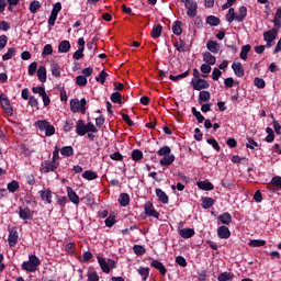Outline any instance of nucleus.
<instances>
[{"instance_id": "1", "label": "nucleus", "mask_w": 281, "mask_h": 281, "mask_svg": "<svg viewBox=\"0 0 281 281\" xmlns=\"http://www.w3.org/2000/svg\"><path fill=\"white\" fill-rule=\"evenodd\" d=\"M171 153L172 149L169 146H164L158 150V156L162 157L159 161L160 166L168 168L175 164V155Z\"/></svg>"}, {"instance_id": "2", "label": "nucleus", "mask_w": 281, "mask_h": 281, "mask_svg": "<svg viewBox=\"0 0 281 281\" xmlns=\"http://www.w3.org/2000/svg\"><path fill=\"white\" fill-rule=\"evenodd\" d=\"M41 267V259L36 255L29 256V260L22 263V269L29 273H34Z\"/></svg>"}, {"instance_id": "3", "label": "nucleus", "mask_w": 281, "mask_h": 281, "mask_svg": "<svg viewBox=\"0 0 281 281\" xmlns=\"http://www.w3.org/2000/svg\"><path fill=\"white\" fill-rule=\"evenodd\" d=\"M97 260L103 273H111L113 269H117V262H115V260L113 259H105L103 257L98 256Z\"/></svg>"}, {"instance_id": "4", "label": "nucleus", "mask_w": 281, "mask_h": 281, "mask_svg": "<svg viewBox=\"0 0 281 281\" xmlns=\"http://www.w3.org/2000/svg\"><path fill=\"white\" fill-rule=\"evenodd\" d=\"M70 111L72 113H82V115H85L87 113V99H71Z\"/></svg>"}, {"instance_id": "5", "label": "nucleus", "mask_w": 281, "mask_h": 281, "mask_svg": "<svg viewBox=\"0 0 281 281\" xmlns=\"http://www.w3.org/2000/svg\"><path fill=\"white\" fill-rule=\"evenodd\" d=\"M35 126L42 132L45 133L46 137H52V135H56V127L48 123L46 120H40L35 122Z\"/></svg>"}, {"instance_id": "6", "label": "nucleus", "mask_w": 281, "mask_h": 281, "mask_svg": "<svg viewBox=\"0 0 281 281\" xmlns=\"http://www.w3.org/2000/svg\"><path fill=\"white\" fill-rule=\"evenodd\" d=\"M60 164L58 161L44 160L41 162L40 172L47 175L57 170Z\"/></svg>"}, {"instance_id": "7", "label": "nucleus", "mask_w": 281, "mask_h": 281, "mask_svg": "<svg viewBox=\"0 0 281 281\" xmlns=\"http://www.w3.org/2000/svg\"><path fill=\"white\" fill-rule=\"evenodd\" d=\"M184 3V8H187V16L190 19H194L196 16V10H199V4L194 0H181Z\"/></svg>"}, {"instance_id": "8", "label": "nucleus", "mask_w": 281, "mask_h": 281, "mask_svg": "<svg viewBox=\"0 0 281 281\" xmlns=\"http://www.w3.org/2000/svg\"><path fill=\"white\" fill-rule=\"evenodd\" d=\"M278 38V29H272L263 33V41L267 43V47H273V41Z\"/></svg>"}, {"instance_id": "9", "label": "nucleus", "mask_w": 281, "mask_h": 281, "mask_svg": "<svg viewBox=\"0 0 281 281\" xmlns=\"http://www.w3.org/2000/svg\"><path fill=\"white\" fill-rule=\"evenodd\" d=\"M191 85L195 91H201L203 89H210V83L205 79H193Z\"/></svg>"}, {"instance_id": "10", "label": "nucleus", "mask_w": 281, "mask_h": 281, "mask_svg": "<svg viewBox=\"0 0 281 281\" xmlns=\"http://www.w3.org/2000/svg\"><path fill=\"white\" fill-rule=\"evenodd\" d=\"M18 214L22 221H32L34 218V211L30 210V207H20Z\"/></svg>"}, {"instance_id": "11", "label": "nucleus", "mask_w": 281, "mask_h": 281, "mask_svg": "<svg viewBox=\"0 0 281 281\" xmlns=\"http://www.w3.org/2000/svg\"><path fill=\"white\" fill-rule=\"evenodd\" d=\"M67 196L71 203L75 205H80V196L76 193V191L71 187L66 188Z\"/></svg>"}, {"instance_id": "12", "label": "nucleus", "mask_w": 281, "mask_h": 281, "mask_svg": "<svg viewBox=\"0 0 281 281\" xmlns=\"http://www.w3.org/2000/svg\"><path fill=\"white\" fill-rule=\"evenodd\" d=\"M0 104L2 106V109L4 111H7V113H9V115H12V105L10 104V100L8 99V97H5L4 94L0 95Z\"/></svg>"}, {"instance_id": "13", "label": "nucleus", "mask_w": 281, "mask_h": 281, "mask_svg": "<svg viewBox=\"0 0 281 281\" xmlns=\"http://www.w3.org/2000/svg\"><path fill=\"white\" fill-rule=\"evenodd\" d=\"M76 133L77 135H80V137H85V135H87V125L85 124V121L82 120L77 121Z\"/></svg>"}, {"instance_id": "14", "label": "nucleus", "mask_w": 281, "mask_h": 281, "mask_svg": "<svg viewBox=\"0 0 281 281\" xmlns=\"http://www.w3.org/2000/svg\"><path fill=\"white\" fill-rule=\"evenodd\" d=\"M217 236H218V238L227 240V238H229V236H232V232H229V227H227V226H220L217 228Z\"/></svg>"}, {"instance_id": "15", "label": "nucleus", "mask_w": 281, "mask_h": 281, "mask_svg": "<svg viewBox=\"0 0 281 281\" xmlns=\"http://www.w3.org/2000/svg\"><path fill=\"white\" fill-rule=\"evenodd\" d=\"M145 214L147 216H153L154 218H159V214L157 211H155V206H153V203L147 202L145 204Z\"/></svg>"}, {"instance_id": "16", "label": "nucleus", "mask_w": 281, "mask_h": 281, "mask_svg": "<svg viewBox=\"0 0 281 281\" xmlns=\"http://www.w3.org/2000/svg\"><path fill=\"white\" fill-rule=\"evenodd\" d=\"M237 23H243L247 19V7L243 5L238 9V12L235 13Z\"/></svg>"}, {"instance_id": "17", "label": "nucleus", "mask_w": 281, "mask_h": 281, "mask_svg": "<svg viewBox=\"0 0 281 281\" xmlns=\"http://www.w3.org/2000/svg\"><path fill=\"white\" fill-rule=\"evenodd\" d=\"M206 48L211 54H218V52H221V44L215 41H209L206 43Z\"/></svg>"}, {"instance_id": "18", "label": "nucleus", "mask_w": 281, "mask_h": 281, "mask_svg": "<svg viewBox=\"0 0 281 281\" xmlns=\"http://www.w3.org/2000/svg\"><path fill=\"white\" fill-rule=\"evenodd\" d=\"M38 194H40L42 201H46V203H48V204L52 203V199H53L52 190L44 189V190L38 191Z\"/></svg>"}, {"instance_id": "19", "label": "nucleus", "mask_w": 281, "mask_h": 281, "mask_svg": "<svg viewBox=\"0 0 281 281\" xmlns=\"http://www.w3.org/2000/svg\"><path fill=\"white\" fill-rule=\"evenodd\" d=\"M8 243L10 247H14L19 243V232L12 229L9 233Z\"/></svg>"}, {"instance_id": "20", "label": "nucleus", "mask_w": 281, "mask_h": 281, "mask_svg": "<svg viewBox=\"0 0 281 281\" xmlns=\"http://www.w3.org/2000/svg\"><path fill=\"white\" fill-rule=\"evenodd\" d=\"M232 69L234 71L235 76H237V78H243V76H245V69L243 68V64L234 63L232 65Z\"/></svg>"}, {"instance_id": "21", "label": "nucleus", "mask_w": 281, "mask_h": 281, "mask_svg": "<svg viewBox=\"0 0 281 281\" xmlns=\"http://www.w3.org/2000/svg\"><path fill=\"white\" fill-rule=\"evenodd\" d=\"M151 267H154V269H157V271H159L161 276H166V273H168L166 266H164V263H161V261L159 260H153Z\"/></svg>"}, {"instance_id": "22", "label": "nucleus", "mask_w": 281, "mask_h": 281, "mask_svg": "<svg viewBox=\"0 0 281 281\" xmlns=\"http://www.w3.org/2000/svg\"><path fill=\"white\" fill-rule=\"evenodd\" d=\"M69 49H71V43H69V41L64 40L59 43V45H58L59 54H67V52H69Z\"/></svg>"}, {"instance_id": "23", "label": "nucleus", "mask_w": 281, "mask_h": 281, "mask_svg": "<svg viewBox=\"0 0 281 281\" xmlns=\"http://www.w3.org/2000/svg\"><path fill=\"white\" fill-rule=\"evenodd\" d=\"M156 196L158 198V201H160V203H164V205H168L169 198L168 194L164 192V190L156 189Z\"/></svg>"}, {"instance_id": "24", "label": "nucleus", "mask_w": 281, "mask_h": 281, "mask_svg": "<svg viewBox=\"0 0 281 281\" xmlns=\"http://www.w3.org/2000/svg\"><path fill=\"white\" fill-rule=\"evenodd\" d=\"M37 78L40 82H47V68L40 66L37 69Z\"/></svg>"}, {"instance_id": "25", "label": "nucleus", "mask_w": 281, "mask_h": 281, "mask_svg": "<svg viewBox=\"0 0 281 281\" xmlns=\"http://www.w3.org/2000/svg\"><path fill=\"white\" fill-rule=\"evenodd\" d=\"M203 63L206 65H216V57L210 52L203 53Z\"/></svg>"}, {"instance_id": "26", "label": "nucleus", "mask_w": 281, "mask_h": 281, "mask_svg": "<svg viewBox=\"0 0 281 281\" xmlns=\"http://www.w3.org/2000/svg\"><path fill=\"white\" fill-rule=\"evenodd\" d=\"M217 221L222 223V225H229V223H232V214L225 212L218 215Z\"/></svg>"}, {"instance_id": "27", "label": "nucleus", "mask_w": 281, "mask_h": 281, "mask_svg": "<svg viewBox=\"0 0 281 281\" xmlns=\"http://www.w3.org/2000/svg\"><path fill=\"white\" fill-rule=\"evenodd\" d=\"M198 188H200V190H214V184H212V182H210V180H204V181H199L196 182Z\"/></svg>"}, {"instance_id": "28", "label": "nucleus", "mask_w": 281, "mask_h": 281, "mask_svg": "<svg viewBox=\"0 0 281 281\" xmlns=\"http://www.w3.org/2000/svg\"><path fill=\"white\" fill-rule=\"evenodd\" d=\"M137 273L140 276L143 281L148 280V276H150V268L148 267H139L137 269Z\"/></svg>"}, {"instance_id": "29", "label": "nucleus", "mask_w": 281, "mask_h": 281, "mask_svg": "<svg viewBox=\"0 0 281 281\" xmlns=\"http://www.w3.org/2000/svg\"><path fill=\"white\" fill-rule=\"evenodd\" d=\"M212 98V94H210V91H201L199 93V104H203L204 102H210V99Z\"/></svg>"}, {"instance_id": "30", "label": "nucleus", "mask_w": 281, "mask_h": 281, "mask_svg": "<svg viewBox=\"0 0 281 281\" xmlns=\"http://www.w3.org/2000/svg\"><path fill=\"white\" fill-rule=\"evenodd\" d=\"M82 179H86V181H95V179H98V173L92 170H86L82 173Z\"/></svg>"}, {"instance_id": "31", "label": "nucleus", "mask_w": 281, "mask_h": 281, "mask_svg": "<svg viewBox=\"0 0 281 281\" xmlns=\"http://www.w3.org/2000/svg\"><path fill=\"white\" fill-rule=\"evenodd\" d=\"M178 233L181 236V238H192V236H194L193 228H181Z\"/></svg>"}, {"instance_id": "32", "label": "nucleus", "mask_w": 281, "mask_h": 281, "mask_svg": "<svg viewBox=\"0 0 281 281\" xmlns=\"http://www.w3.org/2000/svg\"><path fill=\"white\" fill-rule=\"evenodd\" d=\"M119 203L122 207H126L131 203V196L127 193H121L119 196Z\"/></svg>"}, {"instance_id": "33", "label": "nucleus", "mask_w": 281, "mask_h": 281, "mask_svg": "<svg viewBox=\"0 0 281 281\" xmlns=\"http://www.w3.org/2000/svg\"><path fill=\"white\" fill-rule=\"evenodd\" d=\"M273 25L277 30H280L281 27V9H277L274 19H273Z\"/></svg>"}, {"instance_id": "34", "label": "nucleus", "mask_w": 281, "mask_h": 281, "mask_svg": "<svg viewBox=\"0 0 281 281\" xmlns=\"http://www.w3.org/2000/svg\"><path fill=\"white\" fill-rule=\"evenodd\" d=\"M206 23L211 25L212 27H216L217 25H221V19L214 16V15H209L206 18Z\"/></svg>"}, {"instance_id": "35", "label": "nucleus", "mask_w": 281, "mask_h": 281, "mask_svg": "<svg viewBox=\"0 0 281 281\" xmlns=\"http://www.w3.org/2000/svg\"><path fill=\"white\" fill-rule=\"evenodd\" d=\"M249 52H251V45L246 44L241 47V50L239 54L241 60H247V56H248Z\"/></svg>"}, {"instance_id": "36", "label": "nucleus", "mask_w": 281, "mask_h": 281, "mask_svg": "<svg viewBox=\"0 0 281 281\" xmlns=\"http://www.w3.org/2000/svg\"><path fill=\"white\" fill-rule=\"evenodd\" d=\"M60 155H63V157H74V147H71V146H64L60 149Z\"/></svg>"}, {"instance_id": "37", "label": "nucleus", "mask_w": 281, "mask_h": 281, "mask_svg": "<svg viewBox=\"0 0 281 281\" xmlns=\"http://www.w3.org/2000/svg\"><path fill=\"white\" fill-rule=\"evenodd\" d=\"M50 71L52 76H54L55 78H60V65H58V63H53L50 65Z\"/></svg>"}, {"instance_id": "38", "label": "nucleus", "mask_w": 281, "mask_h": 281, "mask_svg": "<svg viewBox=\"0 0 281 281\" xmlns=\"http://www.w3.org/2000/svg\"><path fill=\"white\" fill-rule=\"evenodd\" d=\"M172 32L176 34V36H181L183 33V29H181V21H176L172 24Z\"/></svg>"}, {"instance_id": "39", "label": "nucleus", "mask_w": 281, "mask_h": 281, "mask_svg": "<svg viewBox=\"0 0 281 281\" xmlns=\"http://www.w3.org/2000/svg\"><path fill=\"white\" fill-rule=\"evenodd\" d=\"M162 30H164V27L161 26V24L154 25V27L151 30L153 38H159V36H161Z\"/></svg>"}, {"instance_id": "40", "label": "nucleus", "mask_w": 281, "mask_h": 281, "mask_svg": "<svg viewBox=\"0 0 281 281\" xmlns=\"http://www.w3.org/2000/svg\"><path fill=\"white\" fill-rule=\"evenodd\" d=\"M30 13L31 14H36V12H38V10H41V2L40 1H32L30 3Z\"/></svg>"}, {"instance_id": "41", "label": "nucleus", "mask_w": 281, "mask_h": 281, "mask_svg": "<svg viewBox=\"0 0 281 281\" xmlns=\"http://www.w3.org/2000/svg\"><path fill=\"white\" fill-rule=\"evenodd\" d=\"M214 205V199L212 198H203L202 199V207L203 210H210Z\"/></svg>"}, {"instance_id": "42", "label": "nucleus", "mask_w": 281, "mask_h": 281, "mask_svg": "<svg viewBox=\"0 0 281 281\" xmlns=\"http://www.w3.org/2000/svg\"><path fill=\"white\" fill-rule=\"evenodd\" d=\"M132 159L133 161H142V159H144V153L139 149H134L132 151Z\"/></svg>"}, {"instance_id": "43", "label": "nucleus", "mask_w": 281, "mask_h": 281, "mask_svg": "<svg viewBox=\"0 0 281 281\" xmlns=\"http://www.w3.org/2000/svg\"><path fill=\"white\" fill-rule=\"evenodd\" d=\"M19 188H20V184H19V181L16 180H13L7 184V190H9L12 193L16 192Z\"/></svg>"}, {"instance_id": "44", "label": "nucleus", "mask_w": 281, "mask_h": 281, "mask_svg": "<svg viewBox=\"0 0 281 281\" xmlns=\"http://www.w3.org/2000/svg\"><path fill=\"white\" fill-rule=\"evenodd\" d=\"M175 47L177 52H187L188 50V45H186V42L182 40H179L178 42L175 43Z\"/></svg>"}, {"instance_id": "45", "label": "nucleus", "mask_w": 281, "mask_h": 281, "mask_svg": "<svg viewBox=\"0 0 281 281\" xmlns=\"http://www.w3.org/2000/svg\"><path fill=\"white\" fill-rule=\"evenodd\" d=\"M249 247H265L267 241L263 239H252L248 243Z\"/></svg>"}, {"instance_id": "46", "label": "nucleus", "mask_w": 281, "mask_h": 281, "mask_svg": "<svg viewBox=\"0 0 281 281\" xmlns=\"http://www.w3.org/2000/svg\"><path fill=\"white\" fill-rule=\"evenodd\" d=\"M16 55V48H9L8 52L2 56V60H11Z\"/></svg>"}, {"instance_id": "47", "label": "nucleus", "mask_w": 281, "mask_h": 281, "mask_svg": "<svg viewBox=\"0 0 281 281\" xmlns=\"http://www.w3.org/2000/svg\"><path fill=\"white\" fill-rule=\"evenodd\" d=\"M218 281H229V280H234V274H232V272H222L218 277H217Z\"/></svg>"}, {"instance_id": "48", "label": "nucleus", "mask_w": 281, "mask_h": 281, "mask_svg": "<svg viewBox=\"0 0 281 281\" xmlns=\"http://www.w3.org/2000/svg\"><path fill=\"white\" fill-rule=\"evenodd\" d=\"M226 21L227 23H234V21H236V11L234 8L228 10V13L226 14Z\"/></svg>"}, {"instance_id": "49", "label": "nucleus", "mask_w": 281, "mask_h": 281, "mask_svg": "<svg viewBox=\"0 0 281 281\" xmlns=\"http://www.w3.org/2000/svg\"><path fill=\"white\" fill-rule=\"evenodd\" d=\"M188 76H190V71L187 70L178 76H173V75H170L169 78L173 81V82H177L178 80H181L183 78H188Z\"/></svg>"}, {"instance_id": "50", "label": "nucleus", "mask_w": 281, "mask_h": 281, "mask_svg": "<svg viewBox=\"0 0 281 281\" xmlns=\"http://www.w3.org/2000/svg\"><path fill=\"white\" fill-rule=\"evenodd\" d=\"M133 251L136 256H144V254H146V248L142 245H135Z\"/></svg>"}, {"instance_id": "51", "label": "nucleus", "mask_w": 281, "mask_h": 281, "mask_svg": "<svg viewBox=\"0 0 281 281\" xmlns=\"http://www.w3.org/2000/svg\"><path fill=\"white\" fill-rule=\"evenodd\" d=\"M111 101L114 104H122V93L120 92H114L111 94Z\"/></svg>"}, {"instance_id": "52", "label": "nucleus", "mask_w": 281, "mask_h": 281, "mask_svg": "<svg viewBox=\"0 0 281 281\" xmlns=\"http://www.w3.org/2000/svg\"><path fill=\"white\" fill-rule=\"evenodd\" d=\"M254 85L257 87V89H265V87H267L265 79L258 77L254 79Z\"/></svg>"}, {"instance_id": "53", "label": "nucleus", "mask_w": 281, "mask_h": 281, "mask_svg": "<svg viewBox=\"0 0 281 281\" xmlns=\"http://www.w3.org/2000/svg\"><path fill=\"white\" fill-rule=\"evenodd\" d=\"M76 83L78 85V87H87V77L82 75L77 76Z\"/></svg>"}, {"instance_id": "54", "label": "nucleus", "mask_w": 281, "mask_h": 281, "mask_svg": "<svg viewBox=\"0 0 281 281\" xmlns=\"http://www.w3.org/2000/svg\"><path fill=\"white\" fill-rule=\"evenodd\" d=\"M109 74H106L104 70H102L98 77H95L97 82H100L101 85H104L106 82Z\"/></svg>"}, {"instance_id": "55", "label": "nucleus", "mask_w": 281, "mask_h": 281, "mask_svg": "<svg viewBox=\"0 0 281 281\" xmlns=\"http://www.w3.org/2000/svg\"><path fill=\"white\" fill-rule=\"evenodd\" d=\"M52 54H54V48L52 47V44H46L44 46L42 56H52Z\"/></svg>"}, {"instance_id": "56", "label": "nucleus", "mask_w": 281, "mask_h": 281, "mask_svg": "<svg viewBox=\"0 0 281 281\" xmlns=\"http://www.w3.org/2000/svg\"><path fill=\"white\" fill-rule=\"evenodd\" d=\"M36 69H38V64H37L36 61H33V63L29 66V70H27L29 76H35Z\"/></svg>"}, {"instance_id": "57", "label": "nucleus", "mask_w": 281, "mask_h": 281, "mask_svg": "<svg viewBox=\"0 0 281 281\" xmlns=\"http://www.w3.org/2000/svg\"><path fill=\"white\" fill-rule=\"evenodd\" d=\"M110 158L113 161H122L124 159V156H122V154L120 151H115V153L110 155Z\"/></svg>"}, {"instance_id": "58", "label": "nucleus", "mask_w": 281, "mask_h": 281, "mask_svg": "<svg viewBox=\"0 0 281 281\" xmlns=\"http://www.w3.org/2000/svg\"><path fill=\"white\" fill-rule=\"evenodd\" d=\"M200 70L202 74H211L212 71V65L210 64H202L200 67Z\"/></svg>"}, {"instance_id": "59", "label": "nucleus", "mask_w": 281, "mask_h": 281, "mask_svg": "<svg viewBox=\"0 0 281 281\" xmlns=\"http://www.w3.org/2000/svg\"><path fill=\"white\" fill-rule=\"evenodd\" d=\"M271 184L276 186V188H279V190H281V177L280 176H276L271 179Z\"/></svg>"}, {"instance_id": "60", "label": "nucleus", "mask_w": 281, "mask_h": 281, "mask_svg": "<svg viewBox=\"0 0 281 281\" xmlns=\"http://www.w3.org/2000/svg\"><path fill=\"white\" fill-rule=\"evenodd\" d=\"M33 93H37V95L42 97L45 95V87H33L32 88Z\"/></svg>"}, {"instance_id": "61", "label": "nucleus", "mask_w": 281, "mask_h": 281, "mask_svg": "<svg viewBox=\"0 0 281 281\" xmlns=\"http://www.w3.org/2000/svg\"><path fill=\"white\" fill-rule=\"evenodd\" d=\"M74 128V121H66L64 124L65 133H69Z\"/></svg>"}, {"instance_id": "62", "label": "nucleus", "mask_w": 281, "mask_h": 281, "mask_svg": "<svg viewBox=\"0 0 281 281\" xmlns=\"http://www.w3.org/2000/svg\"><path fill=\"white\" fill-rule=\"evenodd\" d=\"M246 148H250V150H254V148H258V144L256 143V140H254V138H248Z\"/></svg>"}, {"instance_id": "63", "label": "nucleus", "mask_w": 281, "mask_h": 281, "mask_svg": "<svg viewBox=\"0 0 281 281\" xmlns=\"http://www.w3.org/2000/svg\"><path fill=\"white\" fill-rule=\"evenodd\" d=\"M29 104L30 106H33L38 111V99H35L34 97L29 98Z\"/></svg>"}, {"instance_id": "64", "label": "nucleus", "mask_w": 281, "mask_h": 281, "mask_svg": "<svg viewBox=\"0 0 281 281\" xmlns=\"http://www.w3.org/2000/svg\"><path fill=\"white\" fill-rule=\"evenodd\" d=\"M88 280L89 281H100V277L97 272H89L88 273Z\"/></svg>"}]
</instances>
